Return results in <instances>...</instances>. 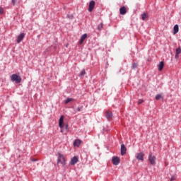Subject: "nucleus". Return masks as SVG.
<instances>
[{
	"mask_svg": "<svg viewBox=\"0 0 181 181\" xmlns=\"http://www.w3.org/2000/svg\"><path fill=\"white\" fill-rule=\"evenodd\" d=\"M62 165V166H66V159L64 158V156L62 153H58V158L57 165Z\"/></svg>",
	"mask_w": 181,
	"mask_h": 181,
	"instance_id": "1",
	"label": "nucleus"
},
{
	"mask_svg": "<svg viewBox=\"0 0 181 181\" xmlns=\"http://www.w3.org/2000/svg\"><path fill=\"white\" fill-rule=\"evenodd\" d=\"M11 81H15L16 84H19L22 81V78L18 74H13L11 76Z\"/></svg>",
	"mask_w": 181,
	"mask_h": 181,
	"instance_id": "2",
	"label": "nucleus"
},
{
	"mask_svg": "<svg viewBox=\"0 0 181 181\" xmlns=\"http://www.w3.org/2000/svg\"><path fill=\"white\" fill-rule=\"evenodd\" d=\"M64 121V116L62 115L59 121V128H61V132H63V128H64V125L63 124Z\"/></svg>",
	"mask_w": 181,
	"mask_h": 181,
	"instance_id": "3",
	"label": "nucleus"
},
{
	"mask_svg": "<svg viewBox=\"0 0 181 181\" xmlns=\"http://www.w3.org/2000/svg\"><path fill=\"white\" fill-rule=\"evenodd\" d=\"M95 6V1H90V3H89V6H88V11L89 12H93Z\"/></svg>",
	"mask_w": 181,
	"mask_h": 181,
	"instance_id": "4",
	"label": "nucleus"
},
{
	"mask_svg": "<svg viewBox=\"0 0 181 181\" xmlns=\"http://www.w3.org/2000/svg\"><path fill=\"white\" fill-rule=\"evenodd\" d=\"M112 112H111V110H107L105 112V117L107 118V119H112Z\"/></svg>",
	"mask_w": 181,
	"mask_h": 181,
	"instance_id": "5",
	"label": "nucleus"
},
{
	"mask_svg": "<svg viewBox=\"0 0 181 181\" xmlns=\"http://www.w3.org/2000/svg\"><path fill=\"white\" fill-rule=\"evenodd\" d=\"M112 162L113 165H119V162H121V160L118 157H113L112 159Z\"/></svg>",
	"mask_w": 181,
	"mask_h": 181,
	"instance_id": "6",
	"label": "nucleus"
},
{
	"mask_svg": "<svg viewBox=\"0 0 181 181\" xmlns=\"http://www.w3.org/2000/svg\"><path fill=\"white\" fill-rule=\"evenodd\" d=\"M149 160H150L151 165H155L156 163V157L152 155H149Z\"/></svg>",
	"mask_w": 181,
	"mask_h": 181,
	"instance_id": "7",
	"label": "nucleus"
},
{
	"mask_svg": "<svg viewBox=\"0 0 181 181\" xmlns=\"http://www.w3.org/2000/svg\"><path fill=\"white\" fill-rule=\"evenodd\" d=\"M127 153V147H125L124 144L121 145V155L122 156H124Z\"/></svg>",
	"mask_w": 181,
	"mask_h": 181,
	"instance_id": "8",
	"label": "nucleus"
},
{
	"mask_svg": "<svg viewBox=\"0 0 181 181\" xmlns=\"http://www.w3.org/2000/svg\"><path fill=\"white\" fill-rule=\"evenodd\" d=\"M120 15H125L127 13V8L125 6H122L119 8Z\"/></svg>",
	"mask_w": 181,
	"mask_h": 181,
	"instance_id": "9",
	"label": "nucleus"
},
{
	"mask_svg": "<svg viewBox=\"0 0 181 181\" xmlns=\"http://www.w3.org/2000/svg\"><path fill=\"white\" fill-rule=\"evenodd\" d=\"M144 156V153H139L136 156V158L139 159V160H141V162H143Z\"/></svg>",
	"mask_w": 181,
	"mask_h": 181,
	"instance_id": "10",
	"label": "nucleus"
},
{
	"mask_svg": "<svg viewBox=\"0 0 181 181\" xmlns=\"http://www.w3.org/2000/svg\"><path fill=\"white\" fill-rule=\"evenodd\" d=\"M25 37V34L21 33L18 35V39H17V43H19L22 40H23V38Z\"/></svg>",
	"mask_w": 181,
	"mask_h": 181,
	"instance_id": "11",
	"label": "nucleus"
},
{
	"mask_svg": "<svg viewBox=\"0 0 181 181\" xmlns=\"http://www.w3.org/2000/svg\"><path fill=\"white\" fill-rule=\"evenodd\" d=\"M86 39H87V34H83L81 37L79 45H83V42H84V40H86Z\"/></svg>",
	"mask_w": 181,
	"mask_h": 181,
	"instance_id": "12",
	"label": "nucleus"
},
{
	"mask_svg": "<svg viewBox=\"0 0 181 181\" xmlns=\"http://www.w3.org/2000/svg\"><path fill=\"white\" fill-rule=\"evenodd\" d=\"M78 162V158L74 156L73 158L71 160V165H76Z\"/></svg>",
	"mask_w": 181,
	"mask_h": 181,
	"instance_id": "13",
	"label": "nucleus"
},
{
	"mask_svg": "<svg viewBox=\"0 0 181 181\" xmlns=\"http://www.w3.org/2000/svg\"><path fill=\"white\" fill-rule=\"evenodd\" d=\"M179 32V25L176 24L173 27V35H176Z\"/></svg>",
	"mask_w": 181,
	"mask_h": 181,
	"instance_id": "14",
	"label": "nucleus"
},
{
	"mask_svg": "<svg viewBox=\"0 0 181 181\" xmlns=\"http://www.w3.org/2000/svg\"><path fill=\"white\" fill-rule=\"evenodd\" d=\"M80 145H81V140L76 139L74 141V146L78 147V146H80Z\"/></svg>",
	"mask_w": 181,
	"mask_h": 181,
	"instance_id": "15",
	"label": "nucleus"
},
{
	"mask_svg": "<svg viewBox=\"0 0 181 181\" xmlns=\"http://www.w3.org/2000/svg\"><path fill=\"white\" fill-rule=\"evenodd\" d=\"M164 66H165V64L163 63V62H160V64H158L159 71H162V70H163Z\"/></svg>",
	"mask_w": 181,
	"mask_h": 181,
	"instance_id": "16",
	"label": "nucleus"
},
{
	"mask_svg": "<svg viewBox=\"0 0 181 181\" xmlns=\"http://www.w3.org/2000/svg\"><path fill=\"white\" fill-rule=\"evenodd\" d=\"M181 53V48L180 47H178L177 49H176V54H175V59H179V54H180Z\"/></svg>",
	"mask_w": 181,
	"mask_h": 181,
	"instance_id": "17",
	"label": "nucleus"
},
{
	"mask_svg": "<svg viewBox=\"0 0 181 181\" xmlns=\"http://www.w3.org/2000/svg\"><path fill=\"white\" fill-rule=\"evenodd\" d=\"M148 18H149V16L148 15V13H144L141 15V19L142 21H146V19H148Z\"/></svg>",
	"mask_w": 181,
	"mask_h": 181,
	"instance_id": "18",
	"label": "nucleus"
},
{
	"mask_svg": "<svg viewBox=\"0 0 181 181\" xmlns=\"http://www.w3.org/2000/svg\"><path fill=\"white\" fill-rule=\"evenodd\" d=\"M71 101H74V99L73 98H66V100H65V104H69V103H71Z\"/></svg>",
	"mask_w": 181,
	"mask_h": 181,
	"instance_id": "19",
	"label": "nucleus"
},
{
	"mask_svg": "<svg viewBox=\"0 0 181 181\" xmlns=\"http://www.w3.org/2000/svg\"><path fill=\"white\" fill-rule=\"evenodd\" d=\"M86 75V69H83L81 72V74H79L80 77H83V76Z\"/></svg>",
	"mask_w": 181,
	"mask_h": 181,
	"instance_id": "20",
	"label": "nucleus"
},
{
	"mask_svg": "<svg viewBox=\"0 0 181 181\" xmlns=\"http://www.w3.org/2000/svg\"><path fill=\"white\" fill-rule=\"evenodd\" d=\"M103 26H104V25L103 24V23H101L100 24H99L98 25V30H103Z\"/></svg>",
	"mask_w": 181,
	"mask_h": 181,
	"instance_id": "21",
	"label": "nucleus"
},
{
	"mask_svg": "<svg viewBox=\"0 0 181 181\" xmlns=\"http://www.w3.org/2000/svg\"><path fill=\"white\" fill-rule=\"evenodd\" d=\"M160 98H162V95H157L156 96V100L158 101L159 100H160Z\"/></svg>",
	"mask_w": 181,
	"mask_h": 181,
	"instance_id": "22",
	"label": "nucleus"
},
{
	"mask_svg": "<svg viewBox=\"0 0 181 181\" xmlns=\"http://www.w3.org/2000/svg\"><path fill=\"white\" fill-rule=\"evenodd\" d=\"M75 112H80L81 111V107H78L74 110Z\"/></svg>",
	"mask_w": 181,
	"mask_h": 181,
	"instance_id": "23",
	"label": "nucleus"
},
{
	"mask_svg": "<svg viewBox=\"0 0 181 181\" xmlns=\"http://www.w3.org/2000/svg\"><path fill=\"white\" fill-rule=\"evenodd\" d=\"M138 67V64L136 63H133L132 64V69H136Z\"/></svg>",
	"mask_w": 181,
	"mask_h": 181,
	"instance_id": "24",
	"label": "nucleus"
},
{
	"mask_svg": "<svg viewBox=\"0 0 181 181\" xmlns=\"http://www.w3.org/2000/svg\"><path fill=\"white\" fill-rule=\"evenodd\" d=\"M173 180H176V176L175 175H173L170 178V181H173Z\"/></svg>",
	"mask_w": 181,
	"mask_h": 181,
	"instance_id": "25",
	"label": "nucleus"
},
{
	"mask_svg": "<svg viewBox=\"0 0 181 181\" xmlns=\"http://www.w3.org/2000/svg\"><path fill=\"white\" fill-rule=\"evenodd\" d=\"M142 103H144V100H141V99L139 100L138 101L139 105L142 104Z\"/></svg>",
	"mask_w": 181,
	"mask_h": 181,
	"instance_id": "26",
	"label": "nucleus"
},
{
	"mask_svg": "<svg viewBox=\"0 0 181 181\" xmlns=\"http://www.w3.org/2000/svg\"><path fill=\"white\" fill-rule=\"evenodd\" d=\"M4 13V8H0V15H2Z\"/></svg>",
	"mask_w": 181,
	"mask_h": 181,
	"instance_id": "27",
	"label": "nucleus"
},
{
	"mask_svg": "<svg viewBox=\"0 0 181 181\" xmlns=\"http://www.w3.org/2000/svg\"><path fill=\"white\" fill-rule=\"evenodd\" d=\"M12 4L13 6H15L16 4V0H12Z\"/></svg>",
	"mask_w": 181,
	"mask_h": 181,
	"instance_id": "28",
	"label": "nucleus"
},
{
	"mask_svg": "<svg viewBox=\"0 0 181 181\" xmlns=\"http://www.w3.org/2000/svg\"><path fill=\"white\" fill-rule=\"evenodd\" d=\"M65 129H69V124L65 125Z\"/></svg>",
	"mask_w": 181,
	"mask_h": 181,
	"instance_id": "29",
	"label": "nucleus"
},
{
	"mask_svg": "<svg viewBox=\"0 0 181 181\" xmlns=\"http://www.w3.org/2000/svg\"><path fill=\"white\" fill-rule=\"evenodd\" d=\"M36 160H37L32 159L33 162H36Z\"/></svg>",
	"mask_w": 181,
	"mask_h": 181,
	"instance_id": "30",
	"label": "nucleus"
}]
</instances>
